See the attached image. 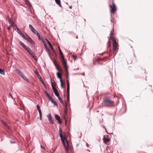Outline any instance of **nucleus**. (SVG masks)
I'll list each match as a JSON object with an SVG mask.
<instances>
[{"instance_id": "1", "label": "nucleus", "mask_w": 153, "mask_h": 153, "mask_svg": "<svg viewBox=\"0 0 153 153\" xmlns=\"http://www.w3.org/2000/svg\"><path fill=\"white\" fill-rule=\"evenodd\" d=\"M62 129L61 128H59V135L61 138V140L62 141V143L63 144L66 150L68 151V149H69V144L68 143V142L66 140V143L67 144V146L65 144V142L64 141V139H65V138H64L63 137V134H62Z\"/></svg>"}, {"instance_id": "2", "label": "nucleus", "mask_w": 153, "mask_h": 153, "mask_svg": "<svg viewBox=\"0 0 153 153\" xmlns=\"http://www.w3.org/2000/svg\"><path fill=\"white\" fill-rule=\"evenodd\" d=\"M103 106L107 107H109L112 106L111 105L114 103V101L107 98L103 100Z\"/></svg>"}, {"instance_id": "3", "label": "nucleus", "mask_w": 153, "mask_h": 153, "mask_svg": "<svg viewBox=\"0 0 153 153\" xmlns=\"http://www.w3.org/2000/svg\"><path fill=\"white\" fill-rule=\"evenodd\" d=\"M25 51L29 53L34 60L36 61L37 60L36 56H35V54L32 52L30 48L28 47L27 48V49H25Z\"/></svg>"}, {"instance_id": "4", "label": "nucleus", "mask_w": 153, "mask_h": 153, "mask_svg": "<svg viewBox=\"0 0 153 153\" xmlns=\"http://www.w3.org/2000/svg\"><path fill=\"white\" fill-rule=\"evenodd\" d=\"M53 62L57 70L60 72H62V71L59 67V65L57 63L56 60L55 59H53Z\"/></svg>"}, {"instance_id": "5", "label": "nucleus", "mask_w": 153, "mask_h": 153, "mask_svg": "<svg viewBox=\"0 0 153 153\" xmlns=\"http://www.w3.org/2000/svg\"><path fill=\"white\" fill-rule=\"evenodd\" d=\"M113 49H114V52L113 53H114L115 52H116V50L117 49V44L116 42V40L114 39H113Z\"/></svg>"}, {"instance_id": "6", "label": "nucleus", "mask_w": 153, "mask_h": 153, "mask_svg": "<svg viewBox=\"0 0 153 153\" xmlns=\"http://www.w3.org/2000/svg\"><path fill=\"white\" fill-rule=\"evenodd\" d=\"M26 39L25 40H27L29 42L33 44H35V42L31 39V38L26 34Z\"/></svg>"}, {"instance_id": "7", "label": "nucleus", "mask_w": 153, "mask_h": 153, "mask_svg": "<svg viewBox=\"0 0 153 153\" xmlns=\"http://www.w3.org/2000/svg\"><path fill=\"white\" fill-rule=\"evenodd\" d=\"M62 63L63 66L65 68V69L66 71L67 72L68 76V67L67 66V62L65 61H62Z\"/></svg>"}, {"instance_id": "8", "label": "nucleus", "mask_w": 153, "mask_h": 153, "mask_svg": "<svg viewBox=\"0 0 153 153\" xmlns=\"http://www.w3.org/2000/svg\"><path fill=\"white\" fill-rule=\"evenodd\" d=\"M112 6L113 7H112V6H110V10L111 13L112 14V13H114V12H115L116 10V6L115 5V4L114 3H112Z\"/></svg>"}, {"instance_id": "9", "label": "nucleus", "mask_w": 153, "mask_h": 153, "mask_svg": "<svg viewBox=\"0 0 153 153\" xmlns=\"http://www.w3.org/2000/svg\"><path fill=\"white\" fill-rule=\"evenodd\" d=\"M29 27L30 29V30H31V31L34 34H36V33L38 32V31L34 29V28L31 25H29Z\"/></svg>"}, {"instance_id": "10", "label": "nucleus", "mask_w": 153, "mask_h": 153, "mask_svg": "<svg viewBox=\"0 0 153 153\" xmlns=\"http://www.w3.org/2000/svg\"><path fill=\"white\" fill-rule=\"evenodd\" d=\"M15 70L17 72V73L22 77H23L24 76L22 72L16 68H15Z\"/></svg>"}, {"instance_id": "11", "label": "nucleus", "mask_w": 153, "mask_h": 153, "mask_svg": "<svg viewBox=\"0 0 153 153\" xmlns=\"http://www.w3.org/2000/svg\"><path fill=\"white\" fill-rule=\"evenodd\" d=\"M54 116L55 119L58 121V123L60 124H61L62 122L59 116L57 114H55Z\"/></svg>"}, {"instance_id": "12", "label": "nucleus", "mask_w": 153, "mask_h": 153, "mask_svg": "<svg viewBox=\"0 0 153 153\" xmlns=\"http://www.w3.org/2000/svg\"><path fill=\"white\" fill-rule=\"evenodd\" d=\"M1 123L4 125L7 129L8 130H10L11 128L3 120H1Z\"/></svg>"}, {"instance_id": "13", "label": "nucleus", "mask_w": 153, "mask_h": 153, "mask_svg": "<svg viewBox=\"0 0 153 153\" xmlns=\"http://www.w3.org/2000/svg\"><path fill=\"white\" fill-rule=\"evenodd\" d=\"M109 136L108 135H105L103 136V139L104 140V143H107L109 141Z\"/></svg>"}, {"instance_id": "14", "label": "nucleus", "mask_w": 153, "mask_h": 153, "mask_svg": "<svg viewBox=\"0 0 153 153\" xmlns=\"http://www.w3.org/2000/svg\"><path fill=\"white\" fill-rule=\"evenodd\" d=\"M47 117L48 118V120H49L50 123L53 124L54 123L53 120L50 114H49V115H47Z\"/></svg>"}, {"instance_id": "15", "label": "nucleus", "mask_w": 153, "mask_h": 153, "mask_svg": "<svg viewBox=\"0 0 153 153\" xmlns=\"http://www.w3.org/2000/svg\"><path fill=\"white\" fill-rule=\"evenodd\" d=\"M53 90L54 91L55 95L58 97L60 96L59 93L57 90L55 88H53Z\"/></svg>"}, {"instance_id": "16", "label": "nucleus", "mask_w": 153, "mask_h": 153, "mask_svg": "<svg viewBox=\"0 0 153 153\" xmlns=\"http://www.w3.org/2000/svg\"><path fill=\"white\" fill-rule=\"evenodd\" d=\"M65 108L64 110V115L65 116L67 115V102H65Z\"/></svg>"}, {"instance_id": "17", "label": "nucleus", "mask_w": 153, "mask_h": 153, "mask_svg": "<svg viewBox=\"0 0 153 153\" xmlns=\"http://www.w3.org/2000/svg\"><path fill=\"white\" fill-rule=\"evenodd\" d=\"M67 94H69L70 93V85L68 81H67Z\"/></svg>"}, {"instance_id": "18", "label": "nucleus", "mask_w": 153, "mask_h": 153, "mask_svg": "<svg viewBox=\"0 0 153 153\" xmlns=\"http://www.w3.org/2000/svg\"><path fill=\"white\" fill-rule=\"evenodd\" d=\"M19 44L22 46V47L25 50V49H27L28 47L25 46L22 42L20 41L19 42Z\"/></svg>"}, {"instance_id": "19", "label": "nucleus", "mask_w": 153, "mask_h": 153, "mask_svg": "<svg viewBox=\"0 0 153 153\" xmlns=\"http://www.w3.org/2000/svg\"><path fill=\"white\" fill-rule=\"evenodd\" d=\"M35 73L39 79L40 81L41 82H42V81H43L42 78L40 76V75L39 72L37 71H35Z\"/></svg>"}, {"instance_id": "20", "label": "nucleus", "mask_w": 153, "mask_h": 153, "mask_svg": "<svg viewBox=\"0 0 153 153\" xmlns=\"http://www.w3.org/2000/svg\"><path fill=\"white\" fill-rule=\"evenodd\" d=\"M49 99L51 101V102L54 105L56 106L57 105V103L55 101H54L52 97L50 98Z\"/></svg>"}, {"instance_id": "21", "label": "nucleus", "mask_w": 153, "mask_h": 153, "mask_svg": "<svg viewBox=\"0 0 153 153\" xmlns=\"http://www.w3.org/2000/svg\"><path fill=\"white\" fill-rule=\"evenodd\" d=\"M57 76L59 79H60V82L61 83V88H62L63 87V85L62 80V79H61V76L59 75Z\"/></svg>"}, {"instance_id": "22", "label": "nucleus", "mask_w": 153, "mask_h": 153, "mask_svg": "<svg viewBox=\"0 0 153 153\" xmlns=\"http://www.w3.org/2000/svg\"><path fill=\"white\" fill-rule=\"evenodd\" d=\"M45 40H46L47 42L48 45L51 48V50H53V48L52 45L51 44L50 42H49V41H48V40L46 38L45 39Z\"/></svg>"}, {"instance_id": "23", "label": "nucleus", "mask_w": 153, "mask_h": 153, "mask_svg": "<svg viewBox=\"0 0 153 153\" xmlns=\"http://www.w3.org/2000/svg\"><path fill=\"white\" fill-rule=\"evenodd\" d=\"M36 107H37V109L38 110V111L39 113V114H42V112L41 111V110L40 109V107L38 104L37 105Z\"/></svg>"}, {"instance_id": "24", "label": "nucleus", "mask_w": 153, "mask_h": 153, "mask_svg": "<svg viewBox=\"0 0 153 153\" xmlns=\"http://www.w3.org/2000/svg\"><path fill=\"white\" fill-rule=\"evenodd\" d=\"M56 3L60 7H61L62 6L60 3V0H55Z\"/></svg>"}, {"instance_id": "25", "label": "nucleus", "mask_w": 153, "mask_h": 153, "mask_svg": "<svg viewBox=\"0 0 153 153\" xmlns=\"http://www.w3.org/2000/svg\"><path fill=\"white\" fill-rule=\"evenodd\" d=\"M51 86L52 89L53 88H54V83H55V81L54 79H51Z\"/></svg>"}, {"instance_id": "26", "label": "nucleus", "mask_w": 153, "mask_h": 153, "mask_svg": "<svg viewBox=\"0 0 153 153\" xmlns=\"http://www.w3.org/2000/svg\"><path fill=\"white\" fill-rule=\"evenodd\" d=\"M45 94V95L49 99L50 98H51V97L50 96V95L46 91H45L44 92Z\"/></svg>"}, {"instance_id": "27", "label": "nucleus", "mask_w": 153, "mask_h": 153, "mask_svg": "<svg viewBox=\"0 0 153 153\" xmlns=\"http://www.w3.org/2000/svg\"><path fill=\"white\" fill-rule=\"evenodd\" d=\"M67 101H66V102H67V104L70 101V94H67Z\"/></svg>"}, {"instance_id": "28", "label": "nucleus", "mask_w": 153, "mask_h": 153, "mask_svg": "<svg viewBox=\"0 0 153 153\" xmlns=\"http://www.w3.org/2000/svg\"><path fill=\"white\" fill-rule=\"evenodd\" d=\"M38 37V39L40 40V39H41L42 38V36L41 37L40 36V34L38 32L36 33V34Z\"/></svg>"}, {"instance_id": "29", "label": "nucleus", "mask_w": 153, "mask_h": 153, "mask_svg": "<svg viewBox=\"0 0 153 153\" xmlns=\"http://www.w3.org/2000/svg\"><path fill=\"white\" fill-rule=\"evenodd\" d=\"M58 100H59V101H60V102L61 103L63 104V101L62 100V99L61 98V97L60 96H59V97H58Z\"/></svg>"}, {"instance_id": "30", "label": "nucleus", "mask_w": 153, "mask_h": 153, "mask_svg": "<svg viewBox=\"0 0 153 153\" xmlns=\"http://www.w3.org/2000/svg\"><path fill=\"white\" fill-rule=\"evenodd\" d=\"M21 34V36L23 37L24 39H26L27 37H26V36H25L22 33H20Z\"/></svg>"}, {"instance_id": "31", "label": "nucleus", "mask_w": 153, "mask_h": 153, "mask_svg": "<svg viewBox=\"0 0 153 153\" xmlns=\"http://www.w3.org/2000/svg\"><path fill=\"white\" fill-rule=\"evenodd\" d=\"M0 73L2 75L4 74V71L0 68Z\"/></svg>"}, {"instance_id": "32", "label": "nucleus", "mask_w": 153, "mask_h": 153, "mask_svg": "<svg viewBox=\"0 0 153 153\" xmlns=\"http://www.w3.org/2000/svg\"><path fill=\"white\" fill-rule=\"evenodd\" d=\"M61 58L62 61H65V57H64V56L63 55H61Z\"/></svg>"}, {"instance_id": "33", "label": "nucleus", "mask_w": 153, "mask_h": 153, "mask_svg": "<svg viewBox=\"0 0 153 153\" xmlns=\"http://www.w3.org/2000/svg\"><path fill=\"white\" fill-rule=\"evenodd\" d=\"M113 30H114L113 29V30H111V33H110V39H111V36L112 35V34H113Z\"/></svg>"}, {"instance_id": "34", "label": "nucleus", "mask_w": 153, "mask_h": 153, "mask_svg": "<svg viewBox=\"0 0 153 153\" xmlns=\"http://www.w3.org/2000/svg\"><path fill=\"white\" fill-rule=\"evenodd\" d=\"M52 50L53 51V52L54 53L56 56V57H57V55L56 53V52L54 50V49L53 48V50Z\"/></svg>"}, {"instance_id": "35", "label": "nucleus", "mask_w": 153, "mask_h": 153, "mask_svg": "<svg viewBox=\"0 0 153 153\" xmlns=\"http://www.w3.org/2000/svg\"><path fill=\"white\" fill-rule=\"evenodd\" d=\"M44 46L45 48H46V49H47L48 51H50L49 50V49H48L47 48V45L46 43H44Z\"/></svg>"}, {"instance_id": "36", "label": "nucleus", "mask_w": 153, "mask_h": 153, "mask_svg": "<svg viewBox=\"0 0 153 153\" xmlns=\"http://www.w3.org/2000/svg\"><path fill=\"white\" fill-rule=\"evenodd\" d=\"M42 83V84L44 86L45 88H47V87L45 84V83L43 81H42V82H41Z\"/></svg>"}, {"instance_id": "37", "label": "nucleus", "mask_w": 153, "mask_h": 153, "mask_svg": "<svg viewBox=\"0 0 153 153\" xmlns=\"http://www.w3.org/2000/svg\"><path fill=\"white\" fill-rule=\"evenodd\" d=\"M111 39H110V38H109L108 39V40L107 43V44L109 45V46H110L111 45L110 44L111 43Z\"/></svg>"}, {"instance_id": "38", "label": "nucleus", "mask_w": 153, "mask_h": 153, "mask_svg": "<svg viewBox=\"0 0 153 153\" xmlns=\"http://www.w3.org/2000/svg\"><path fill=\"white\" fill-rule=\"evenodd\" d=\"M40 40L43 43V44H44V43H46L44 40L42 38Z\"/></svg>"}, {"instance_id": "39", "label": "nucleus", "mask_w": 153, "mask_h": 153, "mask_svg": "<svg viewBox=\"0 0 153 153\" xmlns=\"http://www.w3.org/2000/svg\"><path fill=\"white\" fill-rule=\"evenodd\" d=\"M40 40L43 43V44H44V43H46L44 40L42 38Z\"/></svg>"}, {"instance_id": "40", "label": "nucleus", "mask_w": 153, "mask_h": 153, "mask_svg": "<svg viewBox=\"0 0 153 153\" xmlns=\"http://www.w3.org/2000/svg\"><path fill=\"white\" fill-rule=\"evenodd\" d=\"M40 40L43 43V44H44V43H46L44 40L42 38Z\"/></svg>"}, {"instance_id": "41", "label": "nucleus", "mask_w": 153, "mask_h": 153, "mask_svg": "<svg viewBox=\"0 0 153 153\" xmlns=\"http://www.w3.org/2000/svg\"><path fill=\"white\" fill-rule=\"evenodd\" d=\"M59 54L60 56L63 55L61 49H59Z\"/></svg>"}, {"instance_id": "42", "label": "nucleus", "mask_w": 153, "mask_h": 153, "mask_svg": "<svg viewBox=\"0 0 153 153\" xmlns=\"http://www.w3.org/2000/svg\"><path fill=\"white\" fill-rule=\"evenodd\" d=\"M24 80H25L26 81H28V79L24 76L23 77H22Z\"/></svg>"}, {"instance_id": "43", "label": "nucleus", "mask_w": 153, "mask_h": 153, "mask_svg": "<svg viewBox=\"0 0 153 153\" xmlns=\"http://www.w3.org/2000/svg\"><path fill=\"white\" fill-rule=\"evenodd\" d=\"M72 57L73 58L74 60H76V59L77 56L75 55H73Z\"/></svg>"}, {"instance_id": "44", "label": "nucleus", "mask_w": 153, "mask_h": 153, "mask_svg": "<svg viewBox=\"0 0 153 153\" xmlns=\"http://www.w3.org/2000/svg\"><path fill=\"white\" fill-rule=\"evenodd\" d=\"M39 119L41 120L42 119V114H39Z\"/></svg>"}, {"instance_id": "45", "label": "nucleus", "mask_w": 153, "mask_h": 153, "mask_svg": "<svg viewBox=\"0 0 153 153\" xmlns=\"http://www.w3.org/2000/svg\"><path fill=\"white\" fill-rule=\"evenodd\" d=\"M9 95L11 97V98H12V99H13V97L12 96V94L11 93H9Z\"/></svg>"}, {"instance_id": "46", "label": "nucleus", "mask_w": 153, "mask_h": 153, "mask_svg": "<svg viewBox=\"0 0 153 153\" xmlns=\"http://www.w3.org/2000/svg\"><path fill=\"white\" fill-rule=\"evenodd\" d=\"M113 18L112 15V14L111 15V22H113V21L111 20V19Z\"/></svg>"}, {"instance_id": "47", "label": "nucleus", "mask_w": 153, "mask_h": 153, "mask_svg": "<svg viewBox=\"0 0 153 153\" xmlns=\"http://www.w3.org/2000/svg\"><path fill=\"white\" fill-rule=\"evenodd\" d=\"M15 27L16 28V29L18 30V31H20L19 29L17 27L16 25H15Z\"/></svg>"}, {"instance_id": "48", "label": "nucleus", "mask_w": 153, "mask_h": 153, "mask_svg": "<svg viewBox=\"0 0 153 153\" xmlns=\"http://www.w3.org/2000/svg\"><path fill=\"white\" fill-rule=\"evenodd\" d=\"M18 32V33L20 35H21V34L20 33H22V32H21V31H18V32Z\"/></svg>"}, {"instance_id": "49", "label": "nucleus", "mask_w": 153, "mask_h": 153, "mask_svg": "<svg viewBox=\"0 0 153 153\" xmlns=\"http://www.w3.org/2000/svg\"><path fill=\"white\" fill-rule=\"evenodd\" d=\"M11 27V25L9 27H7V29L8 30H10V29Z\"/></svg>"}, {"instance_id": "50", "label": "nucleus", "mask_w": 153, "mask_h": 153, "mask_svg": "<svg viewBox=\"0 0 153 153\" xmlns=\"http://www.w3.org/2000/svg\"><path fill=\"white\" fill-rule=\"evenodd\" d=\"M68 33H71L72 34L74 33L73 32L71 31H68Z\"/></svg>"}, {"instance_id": "51", "label": "nucleus", "mask_w": 153, "mask_h": 153, "mask_svg": "<svg viewBox=\"0 0 153 153\" xmlns=\"http://www.w3.org/2000/svg\"><path fill=\"white\" fill-rule=\"evenodd\" d=\"M41 147L42 149L45 150V147H43L42 146H41Z\"/></svg>"}, {"instance_id": "52", "label": "nucleus", "mask_w": 153, "mask_h": 153, "mask_svg": "<svg viewBox=\"0 0 153 153\" xmlns=\"http://www.w3.org/2000/svg\"><path fill=\"white\" fill-rule=\"evenodd\" d=\"M8 21H10V22H11V19L10 18H9V19H8Z\"/></svg>"}, {"instance_id": "53", "label": "nucleus", "mask_w": 153, "mask_h": 153, "mask_svg": "<svg viewBox=\"0 0 153 153\" xmlns=\"http://www.w3.org/2000/svg\"><path fill=\"white\" fill-rule=\"evenodd\" d=\"M86 145H87V147H89V145L88 144L86 143Z\"/></svg>"}, {"instance_id": "54", "label": "nucleus", "mask_w": 153, "mask_h": 153, "mask_svg": "<svg viewBox=\"0 0 153 153\" xmlns=\"http://www.w3.org/2000/svg\"><path fill=\"white\" fill-rule=\"evenodd\" d=\"M65 125H66V122H67V121L65 119Z\"/></svg>"}, {"instance_id": "55", "label": "nucleus", "mask_w": 153, "mask_h": 153, "mask_svg": "<svg viewBox=\"0 0 153 153\" xmlns=\"http://www.w3.org/2000/svg\"><path fill=\"white\" fill-rule=\"evenodd\" d=\"M56 74H57V76L58 75H59V72H57V73H56Z\"/></svg>"}, {"instance_id": "56", "label": "nucleus", "mask_w": 153, "mask_h": 153, "mask_svg": "<svg viewBox=\"0 0 153 153\" xmlns=\"http://www.w3.org/2000/svg\"><path fill=\"white\" fill-rule=\"evenodd\" d=\"M58 48L59 49H59H60V47L59 46L58 47Z\"/></svg>"}, {"instance_id": "57", "label": "nucleus", "mask_w": 153, "mask_h": 153, "mask_svg": "<svg viewBox=\"0 0 153 153\" xmlns=\"http://www.w3.org/2000/svg\"><path fill=\"white\" fill-rule=\"evenodd\" d=\"M72 7V6H70V7H69V8H70V9H71Z\"/></svg>"}, {"instance_id": "58", "label": "nucleus", "mask_w": 153, "mask_h": 153, "mask_svg": "<svg viewBox=\"0 0 153 153\" xmlns=\"http://www.w3.org/2000/svg\"><path fill=\"white\" fill-rule=\"evenodd\" d=\"M103 128H104L105 129H105V126H103Z\"/></svg>"}, {"instance_id": "59", "label": "nucleus", "mask_w": 153, "mask_h": 153, "mask_svg": "<svg viewBox=\"0 0 153 153\" xmlns=\"http://www.w3.org/2000/svg\"><path fill=\"white\" fill-rule=\"evenodd\" d=\"M76 38H77V39H78V36H76Z\"/></svg>"}, {"instance_id": "60", "label": "nucleus", "mask_w": 153, "mask_h": 153, "mask_svg": "<svg viewBox=\"0 0 153 153\" xmlns=\"http://www.w3.org/2000/svg\"><path fill=\"white\" fill-rule=\"evenodd\" d=\"M103 54H104V53H102V55H103Z\"/></svg>"}, {"instance_id": "61", "label": "nucleus", "mask_w": 153, "mask_h": 153, "mask_svg": "<svg viewBox=\"0 0 153 153\" xmlns=\"http://www.w3.org/2000/svg\"><path fill=\"white\" fill-rule=\"evenodd\" d=\"M66 4H68V3H66Z\"/></svg>"}]
</instances>
